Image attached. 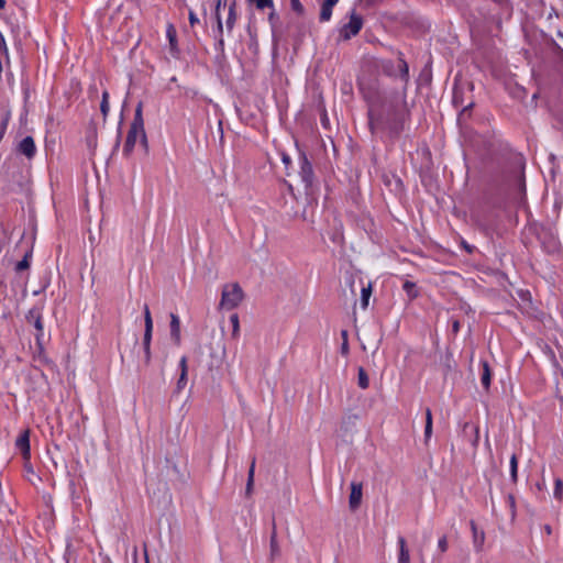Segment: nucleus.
Returning a JSON list of instances; mask_svg holds the SVG:
<instances>
[{"label": "nucleus", "mask_w": 563, "mask_h": 563, "mask_svg": "<svg viewBox=\"0 0 563 563\" xmlns=\"http://www.w3.org/2000/svg\"><path fill=\"white\" fill-rule=\"evenodd\" d=\"M187 384V374L180 373V376L177 382V389L181 390Z\"/></svg>", "instance_id": "36"}, {"label": "nucleus", "mask_w": 563, "mask_h": 563, "mask_svg": "<svg viewBox=\"0 0 563 563\" xmlns=\"http://www.w3.org/2000/svg\"><path fill=\"white\" fill-rule=\"evenodd\" d=\"M471 529L473 532L474 548L476 551H481L485 541V533L484 531H478L476 523L473 520L471 521Z\"/></svg>", "instance_id": "16"}, {"label": "nucleus", "mask_w": 563, "mask_h": 563, "mask_svg": "<svg viewBox=\"0 0 563 563\" xmlns=\"http://www.w3.org/2000/svg\"><path fill=\"white\" fill-rule=\"evenodd\" d=\"M275 18H276V14H275V12H274V11H272V12L269 13V15H268V21H269L271 23H274Z\"/></svg>", "instance_id": "43"}, {"label": "nucleus", "mask_w": 563, "mask_h": 563, "mask_svg": "<svg viewBox=\"0 0 563 563\" xmlns=\"http://www.w3.org/2000/svg\"><path fill=\"white\" fill-rule=\"evenodd\" d=\"M463 245H464L465 250H466L468 253H472V251H473V247H472V246L467 245L465 242L463 243Z\"/></svg>", "instance_id": "46"}, {"label": "nucleus", "mask_w": 563, "mask_h": 563, "mask_svg": "<svg viewBox=\"0 0 563 563\" xmlns=\"http://www.w3.org/2000/svg\"><path fill=\"white\" fill-rule=\"evenodd\" d=\"M341 339H342V343H341L340 352L343 356H347L350 353L347 330H341Z\"/></svg>", "instance_id": "24"}, {"label": "nucleus", "mask_w": 563, "mask_h": 563, "mask_svg": "<svg viewBox=\"0 0 563 563\" xmlns=\"http://www.w3.org/2000/svg\"><path fill=\"white\" fill-rule=\"evenodd\" d=\"M19 152L25 155L27 158H32L35 155L36 146L32 136H25L20 142Z\"/></svg>", "instance_id": "9"}, {"label": "nucleus", "mask_w": 563, "mask_h": 563, "mask_svg": "<svg viewBox=\"0 0 563 563\" xmlns=\"http://www.w3.org/2000/svg\"><path fill=\"white\" fill-rule=\"evenodd\" d=\"M188 19H189L190 26H195L196 24L200 23L199 18L192 10L189 11Z\"/></svg>", "instance_id": "37"}, {"label": "nucleus", "mask_w": 563, "mask_h": 563, "mask_svg": "<svg viewBox=\"0 0 563 563\" xmlns=\"http://www.w3.org/2000/svg\"><path fill=\"white\" fill-rule=\"evenodd\" d=\"M244 291L238 283L225 284L222 288L220 308L235 309L243 300Z\"/></svg>", "instance_id": "3"}, {"label": "nucleus", "mask_w": 563, "mask_h": 563, "mask_svg": "<svg viewBox=\"0 0 563 563\" xmlns=\"http://www.w3.org/2000/svg\"><path fill=\"white\" fill-rule=\"evenodd\" d=\"M9 122V114H7L1 121H0V142L2 141Z\"/></svg>", "instance_id": "34"}, {"label": "nucleus", "mask_w": 563, "mask_h": 563, "mask_svg": "<svg viewBox=\"0 0 563 563\" xmlns=\"http://www.w3.org/2000/svg\"><path fill=\"white\" fill-rule=\"evenodd\" d=\"M290 5H291V9L296 13H298V14L303 13V5L301 4V2L299 0H290Z\"/></svg>", "instance_id": "35"}, {"label": "nucleus", "mask_w": 563, "mask_h": 563, "mask_svg": "<svg viewBox=\"0 0 563 563\" xmlns=\"http://www.w3.org/2000/svg\"><path fill=\"white\" fill-rule=\"evenodd\" d=\"M255 465H256V459L254 456L251 461V465H250V468L247 472V482H246V487H245L246 496H251L253 493Z\"/></svg>", "instance_id": "17"}, {"label": "nucleus", "mask_w": 563, "mask_h": 563, "mask_svg": "<svg viewBox=\"0 0 563 563\" xmlns=\"http://www.w3.org/2000/svg\"><path fill=\"white\" fill-rule=\"evenodd\" d=\"M510 466V477L514 483L518 481V457L516 454H512L509 462Z\"/></svg>", "instance_id": "25"}, {"label": "nucleus", "mask_w": 563, "mask_h": 563, "mask_svg": "<svg viewBox=\"0 0 563 563\" xmlns=\"http://www.w3.org/2000/svg\"><path fill=\"white\" fill-rule=\"evenodd\" d=\"M448 548H449V544H448V538L446 536H443L441 537L439 540H438V550L441 552V553H444L448 551Z\"/></svg>", "instance_id": "33"}, {"label": "nucleus", "mask_w": 563, "mask_h": 563, "mask_svg": "<svg viewBox=\"0 0 563 563\" xmlns=\"http://www.w3.org/2000/svg\"><path fill=\"white\" fill-rule=\"evenodd\" d=\"M405 121L404 114L394 113L385 119L372 109L368 110V128L373 135L386 132L389 137H397L405 129Z\"/></svg>", "instance_id": "1"}, {"label": "nucleus", "mask_w": 563, "mask_h": 563, "mask_svg": "<svg viewBox=\"0 0 563 563\" xmlns=\"http://www.w3.org/2000/svg\"><path fill=\"white\" fill-rule=\"evenodd\" d=\"M180 373L188 374L187 357L183 356L179 362Z\"/></svg>", "instance_id": "39"}, {"label": "nucleus", "mask_w": 563, "mask_h": 563, "mask_svg": "<svg viewBox=\"0 0 563 563\" xmlns=\"http://www.w3.org/2000/svg\"><path fill=\"white\" fill-rule=\"evenodd\" d=\"M272 548L274 549V545H275V536L272 537Z\"/></svg>", "instance_id": "47"}, {"label": "nucleus", "mask_w": 563, "mask_h": 563, "mask_svg": "<svg viewBox=\"0 0 563 563\" xmlns=\"http://www.w3.org/2000/svg\"><path fill=\"white\" fill-rule=\"evenodd\" d=\"M402 290L406 292L409 300H413V299L418 298V296H419V290L417 288V285H416V283H413L411 280H406L402 284Z\"/></svg>", "instance_id": "20"}, {"label": "nucleus", "mask_w": 563, "mask_h": 563, "mask_svg": "<svg viewBox=\"0 0 563 563\" xmlns=\"http://www.w3.org/2000/svg\"><path fill=\"white\" fill-rule=\"evenodd\" d=\"M363 496V485L362 483L352 482L351 483V493L349 497V505L352 510H355L360 507Z\"/></svg>", "instance_id": "5"}, {"label": "nucleus", "mask_w": 563, "mask_h": 563, "mask_svg": "<svg viewBox=\"0 0 563 563\" xmlns=\"http://www.w3.org/2000/svg\"><path fill=\"white\" fill-rule=\"evenodd\" d=\"M398 71H399V77L401 78V80H404L405 82H408L409 66H408L407 62L405 60L404 54L401 52L398 53Z\"/></svg>", "instance_id": "19"}, {"label": "nucleus", "mask_w": 563, "mask_h": 563, "mask_svg": "<svg viewBox=\"0 0 563 563\" xmlns=\"http://www.w3.org/2000/svg\"><path fill=\"white\" fill-rule=\"evenodd\" d=\"M7 1L0 0V11H2L5 8Z\"/></svg>", "instance_id": "45"}, {"label": "nucleus", "mask_w": 563, "mask_h": 563, "mask_svg": "<svg viewBox=\"0 0 563 563\" xmlns=\"http://www.w3.org/2000/svg\"><path fill=\"white\" fill-rule=\"evenodd\" d=\"M144 327L143 345H151L153 334V319L147 305H144Z\"/></svg>", "instance_id": "6"}, {"label": "nucleus", "mask_w": 563, "mask_h": 563, "mask_svg": "<svg viewBox=\"0 0 563 563\" xmlns=\"http://www.w3.org/2000/svg\"><path fill=\"white\" fill-rule=\"evenodd\" d=\"M29 266H30L29 256L25 255L21 261H19L15 264V271L19 273V272H22L24 269H27Z\"/></svg>", "instance_id": "30"}, {"label": "nucleus", "mask_w": 563, "mask_h": 563, "mask_svg": "<svg viewBox=\"0 0 563 563\" xmlns=\"http://www.w3.org/2000/svg\"><path fill=\"white\" fill-rule=\"evenodd\" d=\"M384 71L387 74V75H394V73L391 71V65L390 64H386L384 65Z\"/></svg>", "instance_id": "42"}, {"label": "nucleus", "mask_w": 563, "mask_h": 563, "mask_svg": "<svg viewBox=\"0 0 563 563\" xmlns=\"http://www.w3.org/2000/svg\"><path fill=\"white\" fill-rule=\"evenodd\" d=\"M338 2H339V0H324L321 3L320 15H319L320 22H328L331 20L332 10L336 5Z\"/></svg>", "instance_id": "11"}, {"label": "nucleus", "mask_w": 563, "mask_h": 563, "mask_svg": "<svg viewBox=\"0 0 563 563\" xmlns=\"http://www.w3.org/2000/svg\"><path fill=\"white\" fill-rule=\"evenodd\" d=\"M109 97H110L109 92L107 90H103L102 100L100 103V111L104 119L108 117L109 111H110Z\"/></svg>", "instance_id": "26"}, {"label": "nucleus", "mask_w": 563, "mask_h": 563, "mask_svg": "<svg viewBox=\"0 0 563 563\" xmlns=\"http://www.w3.org/2000/svg\"><path fill=\"white\" fill-rule=\"evenodd\" d=\"M473 103H470L467 107L464 108V110H467L468 108H472Z\"/></svg>", "instance_id": "49"}, {"label": "nucleus", "mask_w": 563, "mask_h": 563, "mask_svg": "<svg viewBox=\"0 0 563 563\" xmlns=\"http://www.w3.org/2000/svg\"><path fill=\"white\" fill-rule=\"evenodd\" d=\"M302 172L309 173V174L312 173L311 164L308 162V159L306 157L303 158V163H302Z\"/></svg>", "instance_id": "40"}, {"label": "nucleus", "mask_w": 563, "mask_h": 563, "mask_svg": "<svg viewBox=\"0 0 563 563\" xmlns=\"http://www.w3.org/2000/svg\"><path fill=\"white\" fill-rule=\"evenodd\" d=\"M545 531H547L548 533H551V527H550V526H545Z\"/></svg>", "instance_id": "48"}, {"label": "nucleus", "mask_w": 563, "mask_h": 563, "mask_svg": "<svg viewBox=\"0 0 563 563\" xmlns=\"http://www.w3.org/2000/svg\"><path fill=\"white\" fill-rule=\"evenodd\" d=\"M249 2L255 3L258 10H264L266 8H274L273 0H247Z\"/></svg>", "instance_id": "28"}, {"label": "nucleus", "mask_w": 563, "mask_h": 563, "mask_svg": "<svg viewBox=\"0 0 563 563\" xmlns=\"http://www.w3.org/2000/svg\"><path fill=\"white\" fill-rule=\"evenodd\" d=\"M363 18L355 11L350 14L347 23L343 24L339 30V37L342 41H349L356 36L363 27Z\"/></svg>", "instance_id": "4"}, {"label": "nucleus", "mask_w": 563, "mask_h": 563, "mask_svg": "<svg viewBox=\"0 0 563 563\" xmlns=\"http://www.w3.org/2000/svg\"><path fill=\"white\" fill-rule=\"evenodd\" d=\"M519 191H520V199L519 205L525 206L526 205V183L523 175L519 178Z\"/></svg>", "instance_id": "29"}, {"label": "nucleus", "mask_w": 563, "mask_h": 563, "mask_svg": "<svg viewBox=\"0 0 563 563\" xmlns=\"http://www.w3.org/2000/svg\"><path fill=\"white\" fill-rule=\"evenodd\" d=\"M432 412L429 408L426 410L424 438L429 440L432 435Z\"/></svg>", "instance_id": "23"}, {"label": "nucleus", "mask_w": 563, "mask_h": 563, "mask_svg": "<svg viewBox=\"0 0 563 563\" xmlns=\"http://www.w3.org/2000/svg\"><path fill=\"white\" fill-rule=\"evenodd\" d=\"M230 322H231L232 328H233V335L238 334L239 330H240L239 316L236 313H233L230 317Z\"/></svg>", "instance_id": "32"}, {"label": "nucleus", "mask_w": 563, "mask_h": 563, "mask_svg": "<svg viewBox=\"0 0 563 563\" xmlns=\"http://www.w3.org/2000/svg\"><path fill=\"white\" fill-rule=\"evenodd\" d=\"M15 448L22 453L24 459L30 457V430H24L18 437Z\"/></svg>", "instance_id": "7"}, {"label": "nucleus", "mask_w": 563, "mask_h": 563, "mask_svg": "<svg viewBox=\"0 0 563 563\" xmlns=\"http://www.w3.org/2000/svg\"><path fill=\"white\" fill-rule=\"evenodd\" d=\"M228 0H214V20L217 33H223V22L221 18V8L227 5Z\"/></svg>", "instance_id": "12"}, {"label": "nucleus", "mask_w": 563, "mask_h": 563, "mask_svg": "<svg viewBox=\"0 0 563 563\" xmlns=\"http://www.w3.org/2000/svg\"><path fill=\"white\" fill-rule=\"evenodd\" d=\"M452 331L454 333H457L460 331V321L459 320H453V322H452Z\"/></svg>", "instance_id": "41"}, {"label": "nucleus", "mask_w": 563, "mask_h": 563, "mask_svg": "<svg viewBox=\"0 0 563 563\" xmlns=\"http://www.w3.org/2000/svg\"><path fill=\"white\" fill-rule=\"evenodd\" d=\"M26 319L29 322H33L35 329L37 330L36 339L38 340L40 336L43 335L44 332V324H43V318L38 310L31 309L29 311V314L26 316Z\"/></svg>", "instance_id": "8"}, {"label": "nucleus", "mask_w": 563, "mask_h": 563, "mask_svg": "<svg viewBox=\"0 0 563 563\" xmlns=\"http://www.w3.org/2000/svg\"><path fill=\"white\" fill-rule=\"evenodd\" d=\"M216 38H217V43H216V46H214L216 51L220 52V53H223L224 52L223 33H217Z\"/></svg>", "instance_id": "31"}, {"label": "nucleus", "mask_w": 563, "mask_h": 563, "mask_svg": "<svg viewBox=\"0 0 563 563\" xmlns=\"http://www.w3.org/2000/svg\"><path fill=\"white\" fill-rule=\"evenodd\" d=\"M399 545V554H398V563H410V554L409 550L406 545V540L404 537L398 538Z\"/></svg>", "instance_id": "18"}, {"label": "nucleus", "mask_w": 563, "mask_h": 563, "mask_svg": "<svg viewBox=\"0 0 563 563\" xmlns=\"http://www.w3.org/2000/svg\"><path fill=\"white\" fill-rule=\"evenodd\" d=\"M553 496L559 501L563 499V481L560 477L554 479Z\"/></svg>", "instance_id": "27"}, {"label": "nucleus", "mask_w": 563, "mask_h": 563, "mask_svg": "<svg viewBox=\"0 0 563 563\" xmlns=\"http://www.w3.org/2000/svg\"><path fill=\"white\" fill-rule=\"evenodd\" d=\"M372 296V285L368 283L366 286L362 287L361 290V306L363 309L368 307V301Z\"/></svg>", "instance_id": "21"}, {"label": "nucleus", "mask_w": 563, "mask_h": 563, "mask_svg": "<svg viewBox=\"0 0 563 563\" xmlns=\"http://www.w3.org/2000/svg\"><path fill=\"white\" fill-rule=\"evenodd\" d=\"M329 120H328V117H327V113L323 114V118L321 119V123L323 126H325V124H328Z\"/></svg>", "instance_id": "44"}, {"label": "nucleus", "mask_w": 563, "mask_h": 563, "mask_svg": "<svg viewBox=\"0 0 563 563\" xmlns=\"http://www.w3.org/2000/svg\"><path fill=\"white\" fill-rule=\"evenodd\" d=\"M482 375H481V383L482 386L488 390L492 382V369L487 361H482Z\"/></svg>", "instance_id": "15"}, {"label": "nucleus", "mask_w": 563, "mask_h": 563, "mask_svg": "<svg viewBox=\"0 0 563 563\" xmlns=\"http://www.w3.org/2000/svg\"><path fill=\"white\" fill-rule=\"evenodd\" d=\"M137 142H140L144 152L147 153L148 144H147L146 132L144 129L143 104L141 102L135 108L134 117L130 124V129L128 131L125 142L123 144V148H122L123 155L130 156Z\"/></svg>", "instance_id": "2"}, {"label": "nucleus", "mask_w": 563, "mask_h": 563, "mask_svg": "<svg viewBox=\"0 0 563 563\" xmlns=\"http://www.w3.org/2000/svg\"><path fill=\"white\" fill-rule=\"evenodd\" d=\"M143 349H144V361H145V364H150L151 357H152L151 345H143Z\"/></svg>", "instance_id": "38"}, {"label": "nucleus", "mask_w": 563, "mask_h": 563, "mask_svg": "<svg viewBox=\"0 0 563 563\" xmlns=\"http://www.w3.org/2000/svg\"><path fill=\"white\" fill-rule=\"evenodd\" d=\"M166 36L169 42V49L173 56H176L179 52L178 49V42H177V34L176 30L173 24H169L166 30Z\"/></svg>", "instance_id": "14"}, {"label": "nucleus", "mask_w": 563, "mask_h": 563, "mask_svg": "<svg viewBox=\"0 0 563 563\" xmlns=\"http://www.w3.org/2000/svg\"><path fill=\"white\" fill-rule=\"evenodd\" d=\"M170 336L175 344H180V320L175 313H170Z\"/></svg>", "instance_id": "13"}, {"label": "nucleus", "mask_w": 563, "mask_h": 563, "mask_svg": "<svg viewBox=\"0 0 563 563\" xmlns=\"http://www.w3.org/2000/svg\"><path fill=\"white\" fill-rule=\"evenodd\" d=\"M357 384L362 389H366L369 386L368 375L363 367H360L357 371Z\"/></svg>", "instance_id": "22"}, {"label": "nucleus", "mask_w": 563, "mask_h": 563, "mask_svg": "<svg viewBox=\"0 0 563 563\" xmlns=\"http://www.w3.org/2000/svg\"><path fill=\"white\" fill-rule=\"evenodd\" d=\"M236 21H238L236 1L232 0L229 4L228 16L225 20V29L229 34L232 33V31L236 24Z\"/></svg>", "instance_id": "10"}]
</instances>
